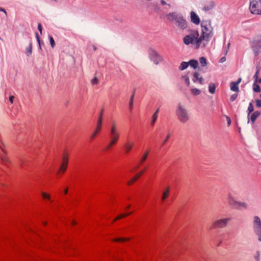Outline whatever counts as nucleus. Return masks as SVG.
<instances>
[{"instance_id": "f257e3e1", "label": "nucleus", "mask_w": 261, "mask_h": 261, "mask_svg": "<svg viewBox=\"0 0 261 261\" xmlns=\"http://www.w3.org/2000/svg\"><path fill=\"white\" fill-rule=\"evenodd\" d=\"M110 141L106 147L108 150L112 148L118 141L120 134L118 128L117 123L115 120H113L109 128Z\"/></svg>"}, {"instance_id": "f03ea898", "label": "nucleus", "mask_w": 261, "mask_h": 261, "mask_svg": "<svg viewBox=\"0 0 261 261\" xmlns=\"http://www.w3.org/2000/svg\"><path fill=\"white\" fill-rule=\"evenodd\" d=\"M198 40L199 33L197 30H192L183 38L184 43L187 45L190 44H195L196 48H204L206 46V43L203 42V43H200L199 46H198L197 42Z\"/></svg>"}, {"instance_id": "7ed1b4c3", "label": "nucleus", "mask_w": 261, "mask_h": 261, "mask_svg": "<svg viewBox=\"0 0 261 261\" xmlns=\"http://www.w3.org/2000/svg\"><path fill=\"white\" fill-rule=\"evenodd\" d=\"M168 20L175 21L176 25L180 30H185L187 27V22L181 14L176 12L170 13L167 15Z\"/></svg>"}, {"instance_id": "20e7f679", "label": "nucleus", "mask_w": 261, "mask_h": 261, "mask_svg": "<svg viewBox=\"0 0 261 261\" xmlns=\"http://www.w3.org/2000/svg\"><path fill=\"white\" fill-rule=\"evenodd\" d=\"M201 28L202 34L199 37V40L197 42L198 46H199L200 43H203V42H205L206 45L209 40L213 36V28L211 27L210 24L205 26L202 24Z\"/></svg>"}, {"instance_id": "39448f33", "label": "nucleus", "mask_w": 261, "mask_h": 261, "mask_svg": "<svg viewBox=\"0 0 261 261\" xmlns=\"http://www.w3.org/2000/svg\"><path fill=\"white\" fill-rule=\"evenodd\" d=\"M227 202L229 206L232 209L240 211L248 208L246 203L237 201L231 194H229L227 196Z\"/></svg>"}, {"instance_id": "423d86ee", "label": "nucleus", "mask_w": 261, "mask_h": 261, "mask_svg": "<svg viewBox=\"0 0 261 261\" xmlns=\"http://www.w3.org/2000/svg\"><path fill=\"white\" fill-rule=\"evenodd\" d=\"M227 202L229 206L232 209L240 211L248 208L246 203L237 201L231 194H229L227 196Z\"/></svg>"}, {"instance_id": "0eeeda50", "label": "nucleus", "mask_w": 261, "mask_h": 261, "mask_svg": "<svg viewBox=\"0 0 261 261\" xmlns=\"http://www.w3.org/2000/svg\"><path fill=\"white\" fill-rule=\"evenodd\" d=\"M178 120L181 123H186L190 119L187 110L179 103L176 111Z\"/></svg>"}, {"instance_id": "6e6552de", "label": "nucleus", "mask_w": 261, "mask_h": 261, "mask_svg": "<svg viewBox=\"0 0 261 261\" xmlns=\"http://www.w3.org/2000/svg\"><path fill=\"white\" fill-rule=\"evenodd\" d=\"M253 228L258 241L261 242V220L258 216L253 218Z\"/></svg>"}, {"instance_id": "1a4fd4ad", "label": "nucleus", "mask_w": 261, "mask_h": 261, "mask_svg": "<svg viewBox=\"0 0 261 261\" xmlns=\"http://www.w3.org/2000/svg\"><path fill=\"white\" fill-rule=\"evenodd\" d=\"M249 9L253 14H261V0H250Z\"/></svg>"}, {"instance_id": "9d476101", "label": "nucleus", "mask_w": 261, "mask_h": 261, "mask_svg": "<svg viewBox=\"0 0 261 261\" xmlns=\"http://www.w3.org/2000/svg\"><path fill=\"white\" fill-rule=\"evenodd\" d=\"M252 49L255 57H257L261 52V37L255 39L252 44Z\"/></svg>"}, {"instance_id": "9b49d317", "label": "nucleus", "mask_w": 261, "mask_h": 261, "mask_svg": "<svg viewBox=\"0 0 261 261\" xmlns=\"http://www.w3.org/2000/svg\"><path fill=\"white\" fill-rule=\"evenodd\" d=\"M231 220L230 218L220 219L216 220L213 224L214 228H221L225 227L228 222Z\"/></svg>"}, {"instance_id": "f8f14e48", "label": "nucleus", "mask_w": 261, "mask_h": 261, "mask_svg": "<svg viewBox=\"0 0 261 261\" xmlns=\"http://www.w3.org/2000/svg\"><path fill=\"white\" fill-rule=\"evenodd\" d=\"M149 57L150 60L155 64L158 65L159 63L163 61L162 57L160 56L156 51L151 50L149 53Z\"/></svg>"}, {"instance_id": "ddd939ff", "label": "nucleus", "mask_w": 261, "mask_h": 261, "mask_svg": "<svg viewBox=\"0 0 261 261\" xmlns=\"http://www.w3.org/2000/svg\"><path fill=\"white\" fill-rule=\"evenodd\" d=\"M134 142L133 141L129 140L124 143L123 146L126 153L129 152L133 148Z\"/></svg>"}, {"instance_id": "4468645a", "label": "nucleus", "mask_w": 261, "mask_h": 261, "mask_svg": "<svg viewBox=\"0 0 261 261\" xmlns=\"http://www.w3.org/2000/svg\"><path fill=\"white\" fill-rule=\"evenodd\" d=\"M191 20L195 24H198L200 23L199 17L194 11L191 12Z\"/></svg>"}, {"instance_id": "2eb2a0df", "label": "nucleus", "mask_w": 261, "mask_h": 261, "mask_svg": "<svg viewBox=\"0 0 261 261\" xmlns=\"http://www.w3.org/2000/svg\"><path fill=\"white\" fill-rule=\"evenodd\" d=\"M192 81L196 83L198 82L200 85H202L203 83L204 80L202 76H199V74L197 72H195L193 74V78L192 79Z\"/></svg>"}, {"instance_id": "dca6fc26", "label": "nucleus", "mask_w": 261, "mask_h": 261, "mask_svg": "<svg viewBox=\"0 0 261 261\" xmlns=\"http://www.w3.org/2000/svg\"><path fill=\"white\" fill-rule=\"evenodd\" d=\"M192 81L196 83L198 82L200 85H202L203 83L204 80L202 76H199V74L197 72H195L193 74V78L192 79Z\"/></svg>"}, {"instance_id": "f3484780", "label": "nucleus", "mask_w": 261, "mask_h": 261, "mask_svg": "<svg viewBox=\"0 0 261 261\" xmlns=\"http://www.w3.org/2000/svg\"><path fill=\"white\" fill-rule=\"evenodd\" d=\"M145 169L140 171V172L138 173L135 176H134L133 177H132L129 180L127 181V185L130 186L134 182H135L136 180H137L144 173L145 171Z\"/></svg>"}, {"instance_id": "a211bd4d", "label": "nucleus", "mask_w": 261, "mask_h": 261, "mask_svg": "<svg viewBox=\"0 0 261 261\" xmlns=\"http://www.w3.org/2000/svg\"><path fill=\"white\" fill-rule=\"evenodd\" d=\"M102 127V125L96 124V128L92 133V134L90 136V139H94L95 137V136L99 133V132L101 130Z\"/></svg>"}, {"instance_id": "6ab92c4d", "label": "nucleus", "mask_w": 261, "mask_h": 261, "mask_svg": "<svg viewBox=\"0 0 261 261\" xmlns=\"http://www.w3.org/2000/svg\"><path fill=\"white\" fill-rule=\"evenodd\" d=\"M214 3L212 1L207 2L203 8L204 11H208L212 10L214 7Z\"/></svg>"}, {"instance_id": "aec40b11", "label": "nucleus", "mask_w": 261, "mask_h": 261, "mask_svg": "<svg viewBox=\"0 0 261 261\" xmlns=\"http://www.w3.org/2000/svg\"><path fill=\"white\" fill-rule=\"evenodd\" d=\"M170 192V187H168L166 188V190L163 191V195L162 197V200L164 201L166 199L168 198Z\"/></svg>"}, {"instance_id": "412c9836", "label": "nucleus", "mask_w": 261, "mask_h": 261, "mask_svg": "<svg viewBox=\"0 0 261 261\" xmlns=\"http://www.w3.org/2000/svg\"><path fill=\"white\" fill-rule=\"evenodd\" d=\"M260 113L258 111L253 112L250 116V120L252 123H254L257 117L260 115Z\"/></svg>"}, {"instance_id": "4be33fe9", "label": "nucleus", "mask_w": 261, "mask_h": 261, "mask_svg": "<svg viewBox=\"0 0 261 261\" xmlns=\"http://www.w3.org/2000/svg\"><path fill=\"white\" fill-rule=\"evenodd\" d=\"M189 66L190 65L194 69H196L198 65V62L196 60H191L188 62Z\"/></svg>"}, {"instance_id": "5701e85b", "label": "nucleus", "mask_w": 261, "mask_h": 261, "mask_svg": "<svg viewBox=\"0 0 261 261\" xmlns=\"http://www.w3.org/2000/svg\"><path fill=\"white\" fill-rule=\"evenodd\" d=\"M230 87L231 90L234 91V92H238L239 91V87L237 83H236L234 82H232L230 83Z\"/></svg>"}, {"instance_id": "b1692460", "label": "nucleus", "mask_w": 261, "mask_h": 261, "mask_svg": "<svg viewBox=\"0 0 261 261\" xmlns=\"http://www.w3.org/2000/svg\"><path fill=\"white\" fill-rule=\"evenodd\" d=\"M191 93L194 96H196L200 94L201 91L197 88H191L190 90Z\"/></svg>"}, {"instance_id": "393cba45", "label": "nucleus", "mask_w": 261, "mask_h": 261, "mask_svg": "<svg viewBox=\"0 0 261 261\" xmlns=\"http://www.w3.org/2000/svg\"><path fill=\"white\" fill-rule=\"evenodd\" d=\"M189 66L188 62H182L179 67L180 70H184L188 68Z\"/></svg>"}, {"instance_id": "a878e982", "label": "nucleus", "mask_w": 261, "mask_h": 261, "mask_svg": "<svg viewBox=\"0 0 261 261\" xmlns=\"http://www.w3.org/2000/svg\"><path fill=\"white\" fill-rule=\"evenodd\" d=\"M135 90H134L132 95L130 96L129 101V106L130 110H132L133 108V101L135 95Z\"/></svg>"}, {"instance_id": "bb28decb", "label": "nucleus", "mask_w": 261, "mask_h": 261, "mask_svg": "<svg viewBox=\"0 0 261 261\" xmlns=\"http://www.w3.org/2000/svg\"><path fill=\"white\" fill-rule=\"evenodd\" d=\"M216 90V85L214 84H210L208 86V91L211 94H214Z\"/></svg>"}, {"instance_id": "cd10ccee", "label": "nucleus", "mask_w": 261, "mask_h": 261, "mask_svg": "<svg viewBox=\"0 0 261 261\" xmlns=\"http://www.w3.org/2000/svg\"><path fill=\"white\" fill-rule=\"evenodd\" d=\"M148 154H149V151L147 150L146 151H145L142 156L140 160V163H143L147 159L148 155Z\"/></svg>"}, {"instance_id": "c85d7f7f", "label": "nucleus", "mask_w": 261, "mask_h": 261, "mask_svg": "<svg viewBox=\"0 0 261 261\" xmlns=\"http://www.w3.org/2000/svg\"><path fill=\"white\" fill-rule=\"evenodd\" d=\"M199 62H200V64L202 67L206 66L207 65L206 59L204 57L200 58Z\"/></svg>"}, {"instance_id": "c756f323", "label": "nucleus", "mask_w": 261, "mask_h": 261, "mask_svg": "<svg viewBox=\"0 0 261 261\" xmlns=\"http://www.w3.org/2000/svg\"><path fill=\"white\" fill-rule=\"evenodd\" d=\"M182 80L185 82V84L188 86H189L190 85V79L188 75H183L181 77Z\"/></svg>"}, {"instance_id": "7c9ffc66", "label": "nucleus", "mask_w": 261, "mask_h": 261, "mask_svg": "<svg viewBox=\"0 0 261 261\" xmlns=\"http://www.w3.org/2000/svg\"><path fill=\"white\" fill-rule=\"evenodd\" d=\"M254 110V108L252 103L250 102L248 107L247 112H248V117L249 118V115L251 112H252Z\"/></svg>"}, {"instance_id": "2f4dec72", "label": "nucleus", "mask_w": 261, "mask_h": 261, "mask_svg": "<svg viewBox=\"0 0 261 261\" xmlns=\"http://www.w3.org/2000/svg\"><path fill=\"white\" fill-rule=\"evenodd\" d=\"M253 91L255 92H260V88L258 85L256 84V83H254L253 84Z\"/></svg>"}, {"instance_id": "473e14b6", "label": "nucleus", "mask_w": 261, "mask_h": 261, "mask_svg": "<svg viewBox=\"0 0 261 261\" xmlns=\"http://www.w3.org/2000/svg\"><path fill=\"white\" fill-rule=\"evenodd\" d=\"M132 214V212H130V213H128L125 214H121L119 216H118V217H117L114 220L113 222L117 220L120 219L122 218H124Z\"/></svg>"}, {"instance_id": "72a5a7b5", "label": "nucleus", "mask_w": 261, "mask_h": 261, "mask_svg": "<svg viewBox=\"0 0 261 261\" xmlns=\"http://www.w3.org/2000/svg\"><path fill=\"white\" fill-rule=\"evenodd\" d=\"M48 38L49 40V42L52 48H54L55 45V42L51 35H49Z\"/></svg>"}, {"instance_id": "f704fd0d", "label": "nucleus", "mask_w": 261, "mask_h": 261, "mask_svg": "<svg viewBox=\"0 0 261 261\" xmlns=\"http://www.w3.org/2000/svg\"><path fill=\"white\" fill-rule=\"evenodd\" d=\"M91 83L93 85H97L99 83L98 79L97 77L95 76L91 81Z\"/></svg>"}, {"instance_id": "c9c22d12", "label": "nucleus", "mask_w": 261, "mask_h": 261, "mask_svg": "<svg viewBox=\"0 0 261 261\" xmlns=\"http://www.w3.org/2000/svg\"><path fill=\"white\" fill-rule=\"evenodd\" d=\"M97 124H100L101 125H102V112H101L100 113V114L99 115V116L98 117Z\"/></svg>"}, {"instance_id": "e433bc0d", "label": "nucleus", "mask_w": 261, "mask_h": 261, "mask_svg": "<svg viewBox=\"0 0 261 261\" xmlns=\"http://www.w3.org/2000/svg\"><path fill=\"white\" fill-rule=\"evenodd\" d=\"M27 55L28 56H30V55L32 54V44H30V45L29 47L27 48Z\"/></svg>"}, {"instance_id": "4c0bfd02", "label": "nucleus", "mask_w": 261, "mask_h": 261, "mask_svg": "<svg viewBox=\"0 0 261 261\" xmlns=\"http://www.w3.org/2000/svg\"><path fill=\"white\" fill-rule=\"evenodd\" d=\"M254 259L256 261H259L260 260V253L259 251H256L254 255Z\"/></svg>"}, {"instance_id": "58836bf2", "label": "nucleus", "mask_w": 261, "mask_h": 261, "mask_svg": "<svg viewBox=\"0 0 261 261\" xmlns=\"http://www.w3.org/2000/svg\"><path fill=\"white\" fill-rule=\"evenodd\" d=\"M42 196L44 199H46L49 200L50 198V196L49 194H46L44 192H42L41 193Z\"/></svg>"}, {"instance_id": "ea45409f", "label": "nucleus", "mask_w": 261, "mask_h": 261, "mask_svg": "<svg viewBox=\"0 0 261 261\" xmlns=\"http://www.w3.org/2000/svg\"><path fill=\"white\" fill-rule=\"evenodd\" d=\"M158 116H156V114L155 115H153L152 116V119H151V124L152 125H153L154 123L155 122L157 118H158Z\"/></svg>"}, {"instance_id": "a19ab883", "label": "nucleus", "mask_w": 261, "mask_h": 261, "mask_svg": "<svg viewBox=\"0 0 261 261\" xmlns=\"http://www.w3.org/2000/svg\"><path fill=\"white\" fill-rule=\"evenodd\" d=\"M129 240V238H118L113 240L114 241L119 242V241H125Z\"/></svg>"}, {"instance_id": "79ce46f5", "label": "nucleus", "mask_w": 261, "mask_h": 261, "mask_svg": "<svg viewBox=\"0 0 261 261\" xmlns=\"http://www.w3.org/2000/svg\"><path fill=\"white\" fill-rule=\"evenodd\" d=\"M259 74V70H257L254 75V83H257V80L258 79Z\"/></svg>"}, {"instance_id": "37998d69", "label": "nucleus", "mask_w": 261, "mask_h": 261, "mask_svg": "<svg viewBox=\"0 0 261 261\" xmlns=\"http://www.w3.org/2000/svg\"><path fill=\"white\" fill-rule=\"evenodd\" d=\"M35 36H36V39L37 40V42H38V43L39 44V48L41 49L40 40V38H39V35H38V33H36Z\"/></svg>"}, {"instance_id": "c03bdc74", "label": "nucleus", "mask_w": 261, "mask_h": 261, "mask_svg": "<svg viewBox=\"0 0 261 261\" xmlns=\"http://www.w3.org/2000/svg\"><path fill=\"white\" fill-rule=\"evenodd\" d=\"M237 97H238L237 94H232L230 98V101H234L237 99Z\"/></svg>"}, {"instance_id": "a18cd8bd", "label": "nucleus", "mask_w": 261, "mask_h": 261, "mask_svg": "<svg viewBox=\"0 0 261 261\" xmlns=\"http://www.w3.org/2000/svg\"><path fill=\"white\" fill-rule=\"evenodd\" d=\"M256 107L257 108L261 107V100L260 99H256L255 100Z\"/></svg>"}, {"instance_id": "49530a36", "label": "nucleus", "mask_w": 261, "mask_h": 261, "mask_svg": "<svg viewBox=\"0 0 261 261\" xmlns=\"http://www.w3.org/2000/svg\"><path fill=\"white\" fill-rule=\"evenodd\" d=\"M170 136H171V135H170V133H169V134L167 135V136H166V137L165 139V140H164V141H163V144H164L165 143H166L168 141V139H169V138L170 137Z\"/></svg>"}, {"instance_id": "de8ad7c7", "label": "nucleus", "mask_w": 261, "mask_h": 261, "mask_svg": "<svg viewBox=\"0 0 261 261\" xmlns=\"http://www.w3.org/2000/svg\"><path fill=\"white\" fill-rule=\"evenodd\" d=\"M38 29L39 30V31L40 32V34H42V25L41 23H38Z\"/></svg>"}, {"instance_id": "09e8293b", "label": "nucleus", "mask_w": 261, "mask_h": 261, "mask_svg": "<svg viewBox=\"0 0 261 261\" xmlns=\"http://www.w3.org/2000/svg\"><path fill=\"white\" fill-rule=\"evenodd\" d=\"M1 158L2 160L3 161H4V162H8V159H7V158H6V157H5V156H4V155H1Z\"/></svg>"}, {"instance_id": "8fccbe9b", "label": "nucleus", "mask_w": 261, "mask_h": 261, "mask_svg": "<svg viewBox=\"0 0 261 261\" xmlns=\"http://www.w3.org/2000/svg\"><path fill=\"white\" fill-rule=\"evenodd\" d=\"M226 120L227 121V124L228 126H229L231 124V120H230V118L229 117L227 116Z\"/></svg>"}, {"instance_id": "3c124183", "label": "nucleus", "mask_w": 261, "mask_h": 261, "mask_svg": "<svg viewBox=\"0 0 261 261\" xmlns=\"http://www.w3.org/2000/svg\"><path fill=\"white\" fill-rule=\"evenodd\" d=\"M226 61V58L225 57H223L220 59L219 62L223 63Z\"/></svg>"}, {"instance_id": "603ef678", "label": "nucleus", "mask_w": 261, "mask_h": 261, "mask_svg": "<svg viewBox=\"0 0 261 261\" xmlns=\"http://www.w3.org/2000/svg\"><path fill=\"white\" fill-rule=\"evenodd\" d=\"M161 2L162 5H167L169 7L171 6L170 5L167 4L166 2L164 0H161Z\"/></svg>"}, {"instance_id": "864d4df0", "label": "nucleus", "mask_w": 261, "mask_h": 261, "mask_svg": "<svg viewBox=\"0 0 261 261\" xmlns=\"http://www.w3.org/2000/svg\"><path fill=\"white\" fill-rule=\"evenodd\" d=\"M14 98V97L13 96H10L9 97V101L11 103H13V99Z\"/></svg>"}, {"instance_id": "5fc2aeb1", "label": "nucleus", "mask_w": 261, "mask_h": 261, "mask_svg": "<svg viewBox=\"0 0 261 261\" xmlns=\"http://www.w3.org/2000/svg\"><path fill=\"white\" fill-rule=\"evenodd\" d=\"M230 45V43H227V48H226V50H225V55H226V54H227V52H228V49H229V48Z\"/></svg>"}, {"instance_id": "6e6d98bb", "label": "nucleus", "mask_w": 261, "mask_h": 261, "mask_svg": "<svg viewBox=\"0 0 261 261\" xmlns=\"http://www.w3.org/2000/svg\"><path fill=\"white\" fill-rule=\"evenodd\" d=\"M0 11L3 12L7 15V12L4 9L0 7Z\"/></svg>"}, {"instance_id": "4d7b16f0", "label": "nucleus", "mask_w": 261, "mask_h": 261, "mask_svg": "<svg viewBox=\"0 0 261 261\" xmlns=\"http://www.w3.org/2000/svg\"><path fill=\"white\" fill-rule=\"evenodd\" d=\"M241 78H239L238 79V81L237 82H234L236 83H237V84L239 85V84L241 83Z\"/></svg>"}, {"instance_id": "13d9d810", "label": "nucleus", "mask_w": 261, "mask_h": 261, "mask_svg": "<svg viewBox=\"0 0 261 261\" xmlns=\"http://www.w3.org/2000/svg\"><path fill=\"white\" fill-rule=\"evenodd\" d=\"M159 108H158L156 111L154 113V114L153 115H155L156 114V116H158V113H159Z\"/></svg>"}, {"instance_id": "bf43d9fd", "label": "nucleus", "mask_w": 261, "mask_h": 261, "mask_svg": "<svg viewBox=\"0 0 261 261\" xmlns=\"http://www.w3.org/2000/svg\"><path fill=\"white\" fill-rule=\"evenodd\" d=\"M60 170H63V172L65 171V169H64V165H62L61 166Z\"/></svg>"}, {"instance_id": "052dcab7", "label": "nucleus", "mask_w": 261, "mask_h": 261, "mask_svg": "<svg viewBox=\"0 0 261 261\" xmlns=\"http://www.w3.org/2000/svg\"><path fill=\"white\" fill-rule=\"evenodd\" d=\"M257 83H261V78L259 79H257Z\"/></svg>"}, {"instance_id": "680f3d73", "label": "nucleus", "mask_w": 261, "mask_h": 261, "mask_svg": "<svg viewBox=\"0 0 261 261\" xmlns=\"http://www.w3.org/2000/svg\"><path fill=\"white\" fill-rule=\"evenodd\" d=\"M72 223V224L74 225L76 224V222L75 221H73Z\"/></svg>"}, {"instance_id": "e2e57ef3", "label": "nucleus", "mask_w": 261, "mask_h": 261, "mask_svg": "<svg viewBox=\"0 0 261 261\" xmlns=\"http://www.w3.org/2000/svg\"><path fill=\"white\" fill-rule=\"evenodd\" d=\"M130 207V205H128V206L126 207V209H128Z\"/></svg>"}, {"instance_id": "0e129e2a", "label": "nucleus", "mask_w": 261, "mask_h": 261, "mask_svg": "<svg viewBox=\"0 0 261 261\" xmlns=\"http://www.w3.org/2000/svg\"><path fill=\"white\" fill-rule=\"evenodd\" d=\"M59 172H60V171L58 172H57V174H59Z\"/></svg>"}, {"instance_id": "69168bd1", "label": "nucleus", "mask_w": 261, "mask_h": 261, "mask_svg": "<svg viewBox=\"0 0 261 261\" xmlns=\"http://www.w3.org/2000/svg\"><path fill=\"white\" fill-rule=\"evenodd\" d=\"M260 97H261V94H260Z\"/></svg>"}]
</instances>
